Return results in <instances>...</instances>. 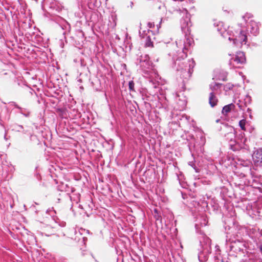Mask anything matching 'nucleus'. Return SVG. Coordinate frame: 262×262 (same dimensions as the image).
I'll return each mask as SVG.
<instances>
[{"label":"nucleus","instance_id":"f257e3e1","mask_svg":"<svg viewBox=\"0 0 262 262\" xmlns=\"http://www.w3.org/2000/svg\"><path fill=\"white\" fill-rule=\"evenodd\" d=\"M186 14L183 17L180 21L182 31L185 34V39L183 41H176V44L179 49L177 51V58L174 62V67L178 74L180 75L183 79H189L193 72V68L195 66V62L193 59L184 60L187 57L186 51L194 43L193 38L190 36V27L192 26L190 21V14L187 13V11L185 9Z\"/></svg>","mask_w":262,"mask_h":262},{"label":"nucleus","instance_id":"f03ea898","mask_svg":"<svg viewBox=\"0 0 262 262\" xmlns=\"http://www.w3.org/2000/svg\"><path fill=\"white\" fill-rule=\"evenodd\" d=\"M211 239L204 236L200 241V249L198 253V259L200 262H205L208 259L209 255L211 252Z\"/></svg>","mask_w":262,"mask_h":262},{"label":"nucleus","instance_id":"7ed1b4c3","mask_svg":"<svg viewBox=\"0 0 262 262\" xmlns=\"http://www.w3.org/2000/svg\"><path fill=\"white\" fill-rule=\"evenodd\" d=\"M242 165L240 171L236 172L237 176L240 178H246L249 176L253 177V171L251 170V163L249 161H243L240 163ZM244 185H248L249 183L247 179L243 181Z\"/></svg>","mask_w":262,"mask_h":262},{"label":"nucleus","instance_id":"20e7f679","mask_svg":"<svg viewBox=\"0 0 262 262\" xmlns=\"http://www.w3.org/2000/svg\"><path fill=\"white\" fill-rule=\"evenodd\" d=\"M228 39L229 40H233V44L237 47H241L243 43L246 44L247 40V36L246 33L241 30L235 31L233 35H228Z\"/></svg>","mask_w":262,"mask_h":262},{"label":"nucleus","instance_id":"39448f33","mask_svg":"<svg viewBox=\"0 0 262 262\" xmlns=\"http://www.w3.org/2000/svg\"><path fill=\"white\" fill-rule=\"evenodd\" d=\"M246 62V57L244 52H237L235 56L229 60V65L231 68H240Z\"/></svg>","mask_w":262,"mask_h":262},{"label":"nucleus","instance_id":"423d86ee","mask_svg":"<svg viewBox=\"0 0 262 262\" xmlns=\"http://www.w3.org/2000/svg\"><path fill=\"white\" fill-rule=\"evenodd\" d=\"M154 34L153 32L151 30H148L147 33L146 31L141 32L139 31L140 36L142 38H145V46L146 47H153V42L151 41V38L150 36V34Z\"/></svg>","mask_w":262,"mask_h":262},{"label":"nucleus","instance_id":"0eeeda50","mask_svg":"<svg viewBox=\"0 0 262 262\" xmlns=\"http://www.w3.org/2000/svg\"><path fill=\"white\" fill-rule=\"evenodd\" d=\"M136 63L144 70L149 69L151 65V61L149 60V57L148 55L141 56L140 58L137 59Z\"/></svg>","mask_w":262,"mask_h":262},{"label":"nucleus","instance_id":"6e6552de","mask_svg":"<svg viewBox=\"0 0 262 262\" xmlns=\"http://www.w3.org/2000/svg\"><path fill=\"white\" fill-rule=\"evenodd\" d=\"M247 24L248 31H249L253 35L256 36L259 32V27L257 24L251 19L249 20V21Z\"/></svg>","mask_w":262,"mask_h":262},{"label":"nucleus","instance_id":"1a4fd4ad","mask_svg":"<svg viewBox=\"0 0 262 262\" xmlns=\"http://www.w3.org/2000/svg\"><path fill=\"white\" fill-rule=\"evenodd\" d=\"M74 233L75 235L74 239L79 242L80 239L82 238L84 244H85V242L87 241V238L85 236H82V235L86 233L89 234V231L85 229L80 228L78 230H74Z\"/></svg>","mask_w":262,"mask_h":262},{"label":"nucleus","instance_id":"9d476101","mask_svg":"<svg viewBox=\"0 0 262 262\" xmlns=\"http://www.w3.org/2000/svg\"><path fill=\"white\" fill-rule=\"evenodd\" d=\"M252 158L255 165L262 166V148L256 149L253 152Z\"/></svg>","mask_w":262,"mask_h":262},{"label":"nucleus","instance_id":"9b49d317","mask_svg":"<svg viewBox=\"0 0 262 262\" xmlns=\"http://www.w3.org/2000/svg\"><path fill=\"white\" fill-rule=\"evenodd\" d=\"M243 243L239 239L236 241H232L231 242V250H232L235 252H237V251H240L243 250Z\"/></svg>","mask_w":262,"mask_h":262},{"label":"nucleus","instance_id":"f8f14e48","mask_svg":"<svg viewBox=\"0 0 262 262\" xmlns=\"http://www.w3.org/2000/svg\"><path fill=\"white\" fill-rule=\"evenodd\" d=\"M229 132L225 135L226 140L229 142H236L235 131L234 128L230 127L228 128Z\"/></svg>","mask_w":262,"mask_h":262},{"label":"nucleus","instance_id":"ddd939ff","mask_svg":"<svg viewBox=\"0 0 262 262\" xmlns=\"http://www.w3.org/2000/svg\"><path fill=\"white\" fill-rule=\"evenodd\" d=\"M251 103V97L249 96H247L244 101L239 100L237 103V105L240 110L244 111L245 108L247 107L248 104Z\"/></svg>","mask_w":262,"mask_h":262},{"label":"nucleus","instance_id":"4468645a","mask_svg":"<svg viewBox=\"0 0 262 262\" xmlns=\"http://www.w3.org/2000/svg\"><path fill=\"white\" fill-rule=\"evenodd\" d=\"M59 26L61 29L64 31L63 32V35H65L67 32H69L71 29L70 25L65 20H62V22Z\"/></svg>","mask_w":262,"mask_h":262},{"label":"nucleus","instance_id":"2eb2a0df","mask_svg":"<svg viewBox=\"0 0 262 262\" xmlns=\"http://www.w3.org/2000/svg\"><path fill=\"white\" fill-rule=\"evenodd\" d=\"M247 139L245 138V134L243 132L239 133L236 137V142L238 143H243L246 145Z\"/></svg>","mask_w":262,"mask_h":262},{"label":"nucleus","instance_id":"dca6fc26","mask_svg":"<svg viewBox=\"0 0 262 262\" xmlns=\"http://www.w3.org/2000/svg\"><path fill=\"white\" fill-rule=\"evenodd\" d=\"M218 101L217 99L215 96L213 92H211L209 95V103L211 107H214L217 104Z\"/></svg>","mask_w":262,"mask_h":262},{"label":"nucleus","instance_id":"f3484780","mask_svg":"<svg viewBox=\"0 0 262 262\" xmlns=\"http://www.w3.org/2000/svg\"><path fill=\"white\" fill-rule=\"evenodd\" d=\"M235 107V105L233 104V103H230L229 104L224 106L222 109L223 114L227 115L229 112H230L232 110H234Z\"/></svg>","mask_w":262,"mask_h":262},{"label":"nucleus","instance_id":"a211bd4d","mask_svg":"<svg viewBox=\"0 0 262 262\" xmlns=\"http://www.w3.org/2000/svg\"><path fill=\"white\" fill-rule=\"evenodd\" d=\"M14 106L19 109L20 110L19 112L20 113H21V114H23L24 116H25V117H29V115H30V112L27 111L26 108H23L21 107H20V106H19L17 104H16L15 102H12Z\"/></svg>","mask_w":262,"mask_h":262},{"label":"nucleus","instance_id":"6ab92c4d","mask_svg":"<svg viewBox=\"0 0 262 262\" xmlns=\"http://www.w3.org/2000/svg\"><path fill=\"white\" fill-rule=\"evenodd\" d=\"M221 84L217 83H213L210 85V89L212 90L211 92H213L220 88Z\"/></svg>","mask_w":262,"mask_h":262},{"label":"nucleus","instance_id":"aec40b11","mask_svg":"<svg viewBox=\"0 0 262 262\" xmlns=\"http://www.w3.org/2000/svg\"><path fill=\"white\" fill-rule=\"evenodd\" d=\"M246 121L245 119H242L239 122V125L243 130H246L245 125Z\"/></svg>","mask_w":262,"mask_h":262},{"label":"nucleus","instance_id":"412c9836","mask_svg":"<svg viewBox=\"0 0 262 262\" xmlns=\"http://www.w3.org/2000/svg\"><path fill=\"white\" fill-rule=\"evenodd\" d=\"M252 17V15L250 13H246L245 15L243 16V18L246 21V23L249 21V19Z\"/></svg>","mask_w":262,"mask_h":262},{"label":"nucleus","instance_id":"4be33fe9","mask_svg":"<svg viewBox=\"0 0 262 262\" xmlns=\"http://www.w3.org/2000/svg\"><path fill=\"white\" fill-rule=\"evenodd\" d=\"M252 17V15L250 13H246L245 15L243 16V18L246 21V23L249 21V19Z\"/></svg>","mask_w":262,"mask_h":262},{"label":"nucleus","instance_id":"5701e85b","mask_svg":"<svg viewBox=\"0 0 262 262\" xmlns=\"http://www.w3.org/2000/svg\"><path fill=\"white\" fill-rule=\"evenodd\" d=\"M233 84L229 83L224 85V90L226 92H227L229 90H231L233 88Z\"/></svg>","mask_w":262,"mask_h":262},{"label":"nucleus","instance_id":"b1692460","mask_svg":"<svg viewBox=\"0 0 262 262\" xmlns=\"http://www.w3.org/2000/svg\"><path fill=\"white\" fill-rule=\"evenodd\" d=\"M201 218H202V221L200 222V224L201 226H205L207 224V220L205 216H201Z\"/></svg>","mask_w":262,"mask_h":262},{"label":"nucleus","instance_id":"393cba45","mask_svg":"<svg viewBox=\"0 0 262 262\" xmlns=\"http://www.w3.org/2000/svg\"><path fill=\"white\" fill-rule=\"evenodd\" d=\"M217 30L219 32H220V33L221 34L222 36H223V37H224V38L227 37V35L228 34V32H227L226 30H224V31H223L222 29H221L220 30L219 28H217Z\"/></svg>","mask_w":262,"mask_h":262},{"label":"nucleus","instance_id":"a878e982","mask_svg":"<svg viewBox=\"0 0 262 262\" xmlns=\"http://www.w3.org/2000/svg\"><path fill=\"white\" fill-rule=\"evenodd\" d=\"M135 83L133 81H130L128 83L129 90L131 91H135L134 90Z\"/></svg>","mask_w":262,"mask_h":262},{"label":"nucleus","instance_id":"bb28decb","mask_svg":"<svg viewBox=\"0 0 262 262\" xmlns=\"http://www.w3.org/2000/svg\"><path fill=\"white\" fill-rule=\"evenodd\" d=\"M189 165L193 168L196 172H199V169L192 162H189Z\"/></svg>","mask_w":262,"mask_h":262},{"label":"nucleus","instance_id":"cd10ccee","mask_svg":"<svg viewBox=\"0 0 262 262\" xmlns=\"http://www.w3.org/2000/svg\"><path fill=\"white\" fill-rule=\"evenodd\" d=\"M215 254L216 255H220V249L219 246L216 245L215 246Z\"/></svg>","mask_w":262,"mask_h":262},{"label":"nucleus","instance_id":"c85d7f7f","mask_svg":"<svg viewBox=\"0 0 262 262\" xmlns=\"http://www.w3.org/2000/svg\"><path fill=\"white\" fill-rule=\"evenodd\" d=\"M147 26L149 28H152L155 26V24L154 23L149 22Z\"/></svg>","mask_w":262,"mask_h":262},{"label":"nucleus","instance_id":"c756f323","mask_svg":"<svg viewBox=\"0 0 262 262\" xmlns=\"http://www.w3.org/2000/svg\"><path fill=\"white\" fill-rule=\"evenodd\" d=\"M80 65L81 67H85L86 66L85 63H84V61L82 59L80 60Z\"/></svg>","mask_w":262,"mask_h":262},{"label":"nucleus","instance_id":"7c9ffc66","mask_svg":"<svg viewBox=\"0 0 262 262\" xmlns=\"http://www.w3.org/2000/svg\"><path fill=\"white\" fill-rule=\"evenodd\" d=\"M23 128V126H21V125H18V126H17V130H18V131L20 132V131H21V130Z\"/></svg>","mask_w":262,"mask_h":262},{"label":"nucleus","instance_id":"2f4dec72","mask_svg":"<svg viewBox=\"0 0 262 262\" xmlns=\"http://www.w3.org/2000/svg\"><path fill=\"white\" fill-rule=\"evenodd\" d=\"M155 217L156 219V220H161V216L157 214V215H155Z\"/></svg>","mask_w":262,"mask_h":262},{"label":"nucleus","instance_id":"473e14b6","mask_svg":"<svg viewBox=\"0 0 262 262\" xmlns=\"http://www.w3.org/2000/svg\"><path fill=\"white\" fill-rule=\"evenodd\" d=\"M74 188H71V192H74Z\"/></svg>","mask_w":262,"mask_h":262},{"label":"nucleus","instance_id":"72a5a7b5","mask_svg":"<svg viewBox=\"0 0 262 262\" xmlns=\"http://www.w3.org/2000/svg\"><path fill=\"white\" fill-rule=\"evenodd\" d=\"M160 24H159V25H157V27L158 28V30L159 29V28L160 27Z\"/></svg>","mask_w":262,"mask_h":262},{"label":"nucleus","instance_id":"f704fd0d","mask_svg":"<svg viewBox=\"0 0 262 262\" xmlns=\"http://www.w3.org/2000/svg\"><path fill=\"white\" fill-rule=\"evenodd\" d=\"M133 3L132 2H130V6H131L132 8L133 7Z\"/></svg>","mask_w":262,"mask_h":262},{"label":"nucleus","instance_id":"c9c22d12","mask_svg":"<svg viewBox=\"0 0 262 262\" xmlns=\"http://www.w3.org/2000/svg\"><path fill=\"white\" fill-rule=\"evenodd\" d=\"M247 112L251 111V110L249 108H247Z\"/></svg>","mask_w":262,"mask_h":262},{"label":"nucleus","instance_id":"e433bc0d","mask_svg":"<svg viewBox=\"0 0 262 262\" xmlns=\"http://www.w3.org/2000/svg\"><path fill=\"white\" fill-rule=\"evenodd\" d=\"M185 118H186V119L187 120H188V117H187V116H186V117H185Z\"/></svg>","mask_w":262,"mask_h":262},{"label":"nucleus","instance_id":"4c0bfd02","mask_svg":"<svg viewBox=\"0 0 262 262\" xmlns=\"http://www.w3.org/2000/svg\"><path fill=\"white\" fill-rule=\"evenodd\" d=\"M73 111H74L77 112V110H75V109H73Z\"/></svg>","mask_w":262,"mask_h":262}]
</instances>
